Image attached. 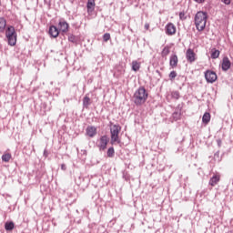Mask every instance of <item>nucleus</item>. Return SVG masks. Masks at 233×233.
<instances>
[{
	"label": "nucleus",
	"mask_w": 233,
	"mask_h": 233,
	"mask_svg": "<svg viewBox=\"0 0 233 233\" xmlns=\"http://www.w3.org/2000/svg\"><path fill=\"white\" fill-rule=\"evenodd\" d=\"M145 28L147 30H149L150 29V24H145Z\"/></svg>",
	"instance_id": "nucleus-33"
},
{
	"label": "nucleus",
	"mask_w": 233,
	"mask_h": 233,
	"mask_svg": "<svg viewBox=\"0 0 233 233\" xmlns=\"http://www.w3.org/2000/svg\"><path fill=\"white\" fill-rule=\"evenodd\" d=\"M196 3L201 4V3H205V0H194Z\"/></svg>",
	"instance_id": "nucleus-34"
},
{
	"label": "nucleus",
	"mask_w": 233,
	"mask_h": 233,
	"mask_svg": "<svg viewBox=\"0 0 233 233\" xmlns=\"http://www.w3.org/2000/svg\"><path fill=\"white\" fill-rule=\"evenodd\" d=\"M5 31H6V19L0 17V34H5Z\"/></svg>",
	"instance_id": "nucleus-15"
},
{
	"label": "nucleus",
	"mask_w": 233,
	"mask_h": 233,
	"mask_svg": "<svg viewBox=\"0 0 233 233\" xmlns=\"http://www.w3.org/2000/svg\"><path fill=\"white\" fill-rule=\"evenodd\" d=\"M10 159H12V154L10 153H5L2 156V161H4V163H10Z\"/></svg>",
	"instance_id": "nucleus-19"
},
{
	"label": "nucleus",
	"mask_w": 233,
	"mask_h": 233,
	"mask_svg": "<svg viewBox=\"0 0 233 233\" xmlns=\"http://www.w3.org/2000/svg\"><path fill=\"white\" fill-rule=\"evenodd\" d=\"M86 136H87V137H96V136H97V127L94 126H88L86 128Z\"/></svg>",
	"instance_id": "nucleus-7"
},
{
	"label": "nucleus",
	"mask_w": 233,
	"mask_h": 233,
	"mask_svg": "<svg viewBox=\"0 0 233 233\" xmlns=\"http://www.w3.org/2000/svg\"><path fill=\"white\" fill-rule=\"evenodd\" d=\"M208 18L207 13L199 11L195 15V25L198 32H203L207 26V19Z\"/></svg>",
	"instance_id": "nucleus-2"
},
{
	"label": "nucleus",
	"mask_w": 233,
	"mask_h": 233,
	"mask_svg": "<svg viewBox=\"0 0 233 233\" xmlns=\"http://www.w3.org/2000/svg\"><path fill=\"white\" fill-rule=\"evenodd\" d=\"M83 103L86 106H88V105H90V97L88 96H85L84 97V100H83Z\"/></svg>",
	"instance_id": "nucleus-28"
},
{
	"label": "nucleus",
	"mask_w": 233,
	"mask_h": 233,
	"mask_svg": "<svg viewBox=\"0 0 233 233\" xmlns=\"http://www.w3.org/2000/svg\"><path fill=\"white\" fill-rule=\"evenodd\" d=\"M15 224H14L13 221L5 222V230H12L13 228H15Z\"/></svg>",
	"instance_id": "nucleus-21"
},
{
	"label": "nucleus",
	"mask_w": 233,
	"mask_h": 233,
	"mask_svg": "<svg viewBox=\"0 0 233 233\" xmlns=\"http://www.w3.org/2000/svg\"><path fill=\"white\" fill-rule=\"evenodd\" d=\"M177 77V73L176 71H171L169 74V79L170 81H174Z\"/></svg>",
	"instance_id": "nucleus-25"
},
{
	"label": "nucleus",
	"mask_w": 233,
	"mask_h": 233,
	"mask_svg": "<svg viewBox=\"0 0 233 233\" xmlns=\"http://www.w3.org/2000/svg\"><path fill=\"white\" fill-rule=\"evenodd\" d=\"M61 170H66V165L62 164L61 165Z\"/></svg>",
	"instance_id": "nucleus-32"
},
{
	"label": "nucleus",
	"mask_w": 233,
	"mask_h": 233,
	"mask_svg": "<svg viewBox=\"0 0 233 233\" xmlns=\"http://www.w3.org/2000/svg\"><path fill=\"white\" fill-rule=\"evenodd\" d=\"M116 151L114 150V147H109L107 150V157H114Z\"/></svg>",
	"instance_id": "nucleus-24"
},
{
	"label": "nucleus",
	"mask_w": 233,
	"mask_h": 233,
	"mask_svg": "<svg viewBox=\"0 0 233 233\" xmlns=\"http://www.w3.org/2000/svg\"><path fill=\"white\" fill-rule=\"evenodd\" d=\"M68 41H70L71 43H76V36L73 35H69Z\"/></svg>",
	"instance_id": "nucleus-29"
},
{
	"label": "nucleus",
	"mask_w": 233,
	"mask_h": 233,
	"mask_svg": "<svg viewBox=\"0 0 233 233\" xmlns=\"http://www.w3.org/2000/svg\"><path fill=\"white\" fill-rule=\"evenodd\" d=\"M172 99H179L180 97V95H179V91H172L171 94H170Z\"/></svg>",
	"instance_id": "nucleus-23"
},
{
	"label": "nucleus",
	"mask_w": 233,
	"mask_h": 233,
	"mask_svg": "<svg viewBox=\"0 0 233 233\" xmlns=\"http://www.w3.org/2000/svg\"><path fill=\"white\" fill-rule=\"evenodd\" d=\"M222 3H224V5H230V0H222Z\"/></svg>",
	"instance_id": "nucleus-31"
},
{
	"label": "nucleus",
	"mask_w": 233,
	"mask_h": 233,
	"mask_svg": "<svg viewBox=\"0 0 233 233\" xmlns=\"http://www.w3.org/2000/svg\"><path fill=\"white\" fill-rule=\"evenodd\" d=\"M177 63H179V59L177 58V55H171L169 58V66L171 68H177Z\"/></svg>",
	"instance_id": "nucleus-11"
},
{
	"label": "nucleus",
	"mask_w": 233,
	"mask_h": 233,
	"mask_svg": "<svg viewBox=\"0 0 233 233\" xmlns=\"http://www.w3.org/2000/svg\"><path fill=\"white\" fill-rule=\"evenodd\" d=\"M205 77L208 83H216V81L218 80V75L216 74V72L211 70L206 71Z\"/></svg>",
	"instance_id": "nucleus-6"
},
{
	"label": "nucleus",
	"mask_w": 233,
	"mask_h": 233,
	"mask_svg": "<svg viewBox=\"0 0 233 233\" xmlns=\"http://www.w3.org/2000/svg\"><path fill=\"white\" fill-rule=\"evenodd\" d=\"M179 19L181 21H185V19H187V13H185V11L179 13Z\"/></svg>",
	"instance_id": "nucleus-26"
},
{
	"label": "nucleus",
	"mask_w": 233,
	"mask_h": 233,
	"mask_svg": "<svg viewBox=\"0 0 233 233\" xmlns=\"http://www.w3.org/2000/svg\"><path fill=\"white\" fill-rule=\"evenodd\" d=\"M202 122L205 125H208V123H210V113L206 112L203 116H202Z\"/></svg>",
	"instance_id": "nucleus-18"
},
{
	"label": "nucleus",
	"mask_w": 233,
	"mask_h": 233,
	"mask_svg": "<svg viewBox=\"0 0 233 233\" xmlns=\"http://www.w3.org/2000/svg\"><path fill=\"white\" fill-rule=\"evenodd\" d=\"M119 132H121V126L114 125L110 128V134H111V145H116L117 143H121V139L119 138Z\"/></svg>",
	"instance_id": "nucleus-4"
},
{
	"label": "nucleus",
	"mask_w": 233,
	"mask_h": 233,
	"mask_svg": "<svg viewBox=\"0 0 233 233\" xmlns=\"http://www.w3.org/2000/svg\"><path fill=\"white\" fill-rule=\"evenodd\" d=\"M103 39H104L105 43H108V41H110V33H106L103 35Z\"/></svg>",
	"instance_id": "nucleus-27"
},
{
	"label": "nucleus",
	"mask_w": 233,
	"mask_h": 233,
	"mask_svg": "<svg viewBox=\"0 0 233 233\" xmlns=\"http://www.w3.org/2000/svg\"><path fill=\"white\" fill-rule=\"evenodd\" d=\"M5 37L9 46H15L17 44V33L14 25H8L5 29Z\"/></svg>",
	"instance_id": "nucleus-3"
},
{
	"label": "nucleus",
	"mask_w": 233,
	"mask_h": 233,
	"mask_svg": "<svg viewBox=\"0 0 233 233\" xmlns=\"http://www.w3.org/2000/svg\"><path fill=\"white\" fill-rule=\"evenodd\" d=\"M186 57L188 63H194L196 61V53L193 49L188 48L186 52Z\"/></svg>",
	"instance_id": "nucleus-8"
},
{
	"label": "nucleus",
	"mask_w": 233,
	"mask_h": 233,
	"mask_svg": "<svg viewBox=\"0 0 233 233\" xmlns=\"http://www.w3.org/2000/svg\"><path fill=\"white\" fill-rule=\"evenodd\" d=\"M221 181V176L219 175H214L210 179H209V185L211 187H216L218 183Z\"/></svg>",
	"instance_id": "nucleus-13"
},
{
	"label": "nucleus",
	"mask_w": 233,
	"mask_h": 233,
	"mask_svg": "<svg viewBox=\"0 0 233 233\" xmlns=\"http://www.w3.org/2000/svg\"><path fill=\"white\" fill-rule=\"evenodd\" d=\"M218 57H219V50L212 49V51H211V58L212 59H218Z\"/></svg>",
	"instance_id": "nucleus-22"
},
{
	"label": "nucleus",
	"mask_w": 233,
	"mask_h": 233,
	"mask_svg": "<svg viewBox=\"0 0 233 233\" xmlns=\"http://www.w3.org/2000/svg\"><path fill=\"white\" fill-rule=\"evenodd\" d=\"M58 26L60 32H63V34H66V32H68L69 25L68 23H66V21L61 20L58 24Z\"/></svg>",
	"instance_id": "nucleus-12"
},
{
	"label": "nucleus",
	"mask_w": 233,
	"mask_h": 233,
	"mask_svg": "<svg viewBox=\"0 0 233 233\" xmlns=\"http://www.w3.org/2000/svg\"><path fill=\"white\" fill-rule=\"evenodd\" d=\"M131 66L134 72H139V68H141V62H138L137 60H134L131 63Z\"/></svg>",
	"instance_id": "nucleus-16"
},
{
	"label": "nucleus",
	"mask_w": 233,
	"mask_h": 233,
	"mask_svg": "<svg viewBox=\"0 0 233 233\" xmlns=\"http://www.w3.org/2000/svg\"><path fill=\"white\" fill-rule=\"evenodd\" d=\"M94 8H96V0H88L87 12H94Z\"/></svg>",
	"instance_id": "nucleus-17"
},
{
	"label": "nucleus",
	"mask_w": 233,
	"mask_h": 233,
	"mask_svg": "<svg viewBox=\"0 0 233 233\" xmlns=\"http://www.w3.org/2000/svg\"><path fill=\"white\" fill-rule=\"evenodd\" d=\"M231 65L232 63L230 62V59L226 56L222 59L221 68L224 72H227V70L230 69Z\"/></svg>",
	"instance_id": "nucleus-9"
},
{
	"label": "nucleus",
	"mask_w": 233,
	"mask_h": 233,
	"mask_svg": "<svg viewBox=\"0 0 233 233\" xmlns=\"http://www.w3.org/2000/svg\"><path fill=\"white\" fill-rule=\"evenodd\" d=\"M166 34H167V35H174V34H176V25L172 23H168L166 25Z\"/></svg>",
	"instance_id": "nucleus-10"
},
{
	"label": "nucleus",
	"mask_w": 233,
	"mask_h": 233,
	"mask_svg": "<svg viewBox=\"0 0 233 233\" xmlns=\"http://www.w3.org/2000/svg\"><path fill=\"white\" fill-rule=\"evenodd\" d=\"M49 35H51V37H58L59 29H57L55 25H51L49 27Z\"/></svg>",
	"instance_id": "nucleus-14"
},
{
	"label": "nucleus",
	"mask_w": 233,
	"mask_h": 233,
	"mask_svg": "<svg viewBox=\"0 0 233 233\" xmlns=\"http://www.w3.org/2000/svg\"><path fill=\"white\" fill-rule=\"evenodd\" d=\"M110 141V138H108V136L104 135L100 137L96 141V147L99 148L100 151L106 150V147Z\"/></svg>",
	"instance_id": "nucleus-5"
},
{
	"label": "nucleus",
	"mask_w": 233,
	"mask_h": 233,
	"mask_svg": "<svg viewBox=\"0 0 233 233\" xmlns=\"http://www.w3.org/2000/svg\"><path fill=\"white\" fill-rule=\"evenodd\" d=\"M168 54H170V46H166L163 48L162 52H161V56H162L163 57H167V56H168Z\"/></svg>",
	"instance_id": "nucleus-20"
},
{
	"label": "nucleus",
	"mask_w": 233,
	"mask_h": 233,
	"mask_svg": "<svg viewBox=\"0 0 233 233\" xmlns=\"http://www.w3.org/2000/svg\"><path fill=\"white\" fill-rule=\"evenodd\" d=\"M173 117H174V119H176V121H177V119H179V117H181V115H179L178 113H174Z\"/></svg>",
	"instance_id": "nucleus-30"
},
{
	"label": "nucleus",
	"mask_w": 233,
	"mask_h": 233,
	"mask_svg": "<svg viewBox=\"0 0 233 233\" xmlns=\"http://www.w3.org/2000/svg\"><path fill=\"white\" fill-rule=\"evenodd\" d=\"M134 103L137 106H141L144 103H147V99H148V93L145 87H139L134 94Z\"/></svg>",
	"instance_id": "nucleus-1"
}]
</instances>
